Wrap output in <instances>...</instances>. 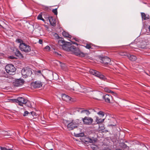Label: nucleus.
<instances>
[{
  "label": "nucleus",
  "mask_w": 150,
  "mask_h": 150,
  "mask_svg": "<svg viewBox=\"0 0 150 150\" xmlns=\"http://www.w3.org/2000/svg\"><path fill=\"white\" fill-rule=\"evenodd\" d=\"M14 52L16 55L17 57L20 58H22L23 57V56L22 54L19 51L18 49L15 48V49L14 50Z\"/></svg>",
  "instance_id": "nucleus-16"
},
{
  "label": "nucleus",
  "mask_w": 150,
  "mask_h": 150,
  "mask_svg": "<svg viewBox=\"0 0 150 150\" xmlns=\"http://www.w3.org/2000/svg\"><path fill=\"white\" fill-rule=\"evenodd\" d=\"M84 135V133H81L76 134L75 136L76 137H83Z\"/></svg>",
  "instance_id": "nucleus-28"
},
{
  "label": "nucleus",
  "mask_w": 150,
  "mask_h": 150,
  "mask_svg": "<svg viewBox=\"0 0 150 150\" xmlns=\"http://www.w3.org/2000/svg\"><path fill=\"white\" fill-rule=\"evenodd\" d=\"M32 85L34 88H39L41 87L42 86V83L39 81H36L32 83Z\"/></svg>",
  "instance_id": "nucleus-14"
},
{
  "label": "nucleus",
  "mask_w": 150,
  "mask_h": 150,
  "mask_svg": "<svg viewBox=\"0 0 150 150\" xmlns=\"http://www.w3.org/2000/svg\"><path fill=\"white\" fill-rule=\"evenodd\" d=\"M102 94V93H99V94H100H100Z\"/></svg>",
  "instance_id": "nucleus-46"
},
{
  "label": "nucleus",
  "mask_w": 150,
  "mask_h": 150,
  "mask_svg": "<svg viewBox=\"0 0 150 150\" xmlns=\"http://www.w3.org/2000/svg\"><path fill=\"white\" fill-rule=\"evenodd\" d=\"M9 58L11 59H13L14 58V57L13 56H10L9 57Z\"/></svg>",
  "instance_id": "nucleus-39"
},
{
  "label": "nucleus",
  "mask_w": 150,
  "mask_h": 150,
  "mask_svg": "<svg viewBox=\"0 0 150 150\" xmlns=\"http://www.w3.org/2000/svg\"><path fill=\"white\" fill-rule=\"evenodd\" d=\"M81 122V120L79 119H76L75 120H72V121L69 123L67 125L68 129L71 130L74 129L76 128L78 125Z\"/></svg>",
  "instance_id": "nucleus-3"
},
{
  "label": "nucleus",
  "mask_w": 150,
  "mask_h": 150,
  "mask_svg": "<svg viewBox=\"0 0 150 150\" xmlns=\"http://www.w3.org/2000/svg\"><path fill=\"white\" fill-rule=\"evenodd\" d=\"M16 102L18 103L20 105L23 106V104H25L26 102V100L23 98L18 97Z\"/></svg>",
  "instance_id": "nucleus-9"
},
{
  "label": "nucleus",
  "mask_w": 150,
  "mask_h": 150,
  "mask_svg": "<svg viewBox=\"0 0 150 150\" xmlns=\"http://www.w3.org/2000/svg\"><path fill=\"white\" fill-rule=\"evenodd\" d=\"M37 19L39 20H42L43 21H45V20L42 18V15L41 14H40L38 15L37 17Z\"/></svg>",
  "instance_id": "nucleus-27"
},
{
  "label": "nucleus",
  "mask_w": 150,
  "mask_h": 150,
  "mask_svg": "<svg viewBox=\"0 0 150 150\" xmlns=\"http://www.w3.org/2000/svg\"><path fill=\"white\" fill-rule=\"evenodd\" d=\"M90 74L98 77L100 79L106 81L107 78L103 75L101 74L100 72L93 69H90L89 71Z\"/></svg>",
  "instance_id": "nucleus-5"
},
{
  "label": "nucleus",
  "mask_w": 150,
  "mask_h": 150,
  "mask_svg": "<svg viewBox=\"0 0 150 150\" xmlns=\"http://www.w3.org/2000/svg\"><path fill=\"white\" fill-rule=\"evenodd\" d=\"M102 61L103 63L105 65L110 64H111L110 63L111 60L110 59L107 57H104L102 58Z\"/></svg>",
  "instance_id": "nucleus-13"
},
{
  "label": "nucleus",
  "mask_w": 150,
  "mask_h": 150,
  "mask_svg": "<svg viewBox=\"0 0 150 150\" xmlns=\"http://www.w3.org/2000/svg\"><path fill=\"white\" fill-rule=\"evenodd\" d=\"M52 12L54 13V14L57 15V8L53 9Z\"/></svg>",
  "instance_id": "nucleus-30"
},
{
  "label": "nucleus",
  "mask_w": 150,
  "mask_h": 150,
  "mask_svg": "<svg viewBox=\"0 0 150 150\" xmlns=\"http://www.w3.org/2000/svg\"><path fill=\"white\" fill-rule=\"evenodd\" d=\"M104 127H102V129H104Z\"/></svg>",
  "instance_id": "nucleus-47"
},
{
  "label": "nucleus",
  "mask_w": 150,
  "mask_h": 150,
  "mask_svg": "<svg viewBox=\"0 0 150 150\" xmlns=\"http://www.w3.org/2000/svg\"><path fill=\"white\" fill-rule=\"evenodd\" d=\"M71 45L70 42H66L65 44L62 46L63 49L68 52H70L75 55L81 57H84L87 54L81 52L79 48L74 46H69Z\"/></svg>",
  "instance_id": "nucleus-1"
},
{
  "label": "nucleus",
  "mask_w": 150,
  "mask_h": 150,
  "mask_svg": "<svg viewBox=\"0 0 150 150\" xmlns=\"http://www.w3.org/2000/svg\"><path fill=\"white\" fill-rule=\"evenodd\" d=\"M104 90L106 92H108V93H114V92L110 90L108 88V87H105L104 88Z\"/></svg>",
  "instance_id": "nucleus-24"
},
{
  "label": "nucleus",
  "mask_w": 150,
  "mask_h": 150,
  "mask_svg": "<svg viewBox=\"0 0 150 150\" xmlns=\"http://www.w3.org/2000/svg\"><path fill=\"white\" fill-rule=\"evenodd\" d=\"M5 69L6 72L11 75H14L15 74L16 68L14 66L11 64L7 65L5 68Z\"/></svg>",
  "instance_id": "nucleus-4"
},
{
  "label": "nucleus",
  "mask_w": 150,
  "mask_h": 150,
  "mask_svg": "<svg viewBox=\"0 0 150 150\" xmlns=\"http://www.w3.org/2000/svg\"><path fill=\"white\" fill-rule=\"evenodd\" d=\"M97 114L99 115H100V118L99 117L97 116H96L95 117L96 118V122L97 123L103 122L104 120L105 119L102 118L101 117L103 118L104 116V112L102 111H100L97 113Z\"/></svg>",
  "instance_id": "nucleus-7"
},
{
  "label": "nucleus",
  "mask_w": 150,
  "mask_h": 150,
  "mask_svg": "<svg viewBox=\"0 0 150 150\" xmlns=\"http://www.w3.org/2000/svg\"><path fill=\"white\" fill-rule=\"evenodd\" d=\"M29 114H30V113H29L28 111H25L24 112V113L23 114V116H25L27 115H29Z\"/></svg>",
  "instance_id": "nucleus-33"
},
{
  "label": "nucleus",
  "mask_w": 150,
  "mask_h": 150,
  "mask_svg": "<svg viewBox=\"0 0 150 150\" xmlns=\"http://www.w3.org/2000/svg\"><path fill=\"white\" fill-rule=\"evenodd\" d=\"M110 150V149L108 148H107V149H106V150Z\"/></svg>",
  "instance_id": "nucleus-43"
},
{
  "label": "nucleus",
  "mask_w": 150,
  "mask_h": 150,
  "mask_svg": "<svg viewBox=\"0 0 150 150\" xmlns=\"http://www.w3.org/2000/svg\"><path fill=\"white\" fill-rule=\"evenodd\" d=\"M39 43L40 44H42V40H39Z\"/></svg>",
  "instance_id": "nucleus-35"
},
{
  "label": "nucleus",
  "mask_w": 150,
  "mask_h": 150,
  "mask_svg": "<svg viewBox=\"0 0 150 150\" xmlns=\"http://www.w3.org/2000/svg\"><path fill=\"white\" fill-rule=\"evenodd\" d=\"M62 34L64 37L68 38H71V35H69L68 33L67 32L65 31H63L62 32Z\"/></svg>",
  "instance_id": "nucleus-20"
},
{
  "label": "nucleus",
  "mask_w": 150,
  "mask_h": 150,
  "mask_svg": "<svg viewBox=\"0 0 150 150\" xmlns=\"http://www.w3.org/2000/svg\"><path fill=\"white\" fill-rule=\"evenodd\" d=\"M24 83V81L23 79H19L15 80L13 82V84L14 86L18 87L22 85Z\"/></svg>",
  "instance_id": "nucleus-10"
},
{
  "label": "nucleus",
  "mask_w": 150,
  "mask_h": 150,
  "mask_svg": "<svg viewBox=\"0 0 150 150\" xmlns=\"http://www.w3.org/2000/svg\"><path fill=\"white\" fill-rule=\"evenodd\" d=\"M48 19L50 24L53 26L56 25V21L52 17H49Z\"/></svg>",
  "instance_id": "nucleus-15"
},
{
  "label": "nucleus",
  "mask_w": 150,
  "mask_h": 150,
  "mask_svg": "<svg viewBox=\"0 0 150 150\" xmlns=\"http://www.w3.org/2000/svg\"><path fill=\"white\" fill-rule=\"evenodd\" d=\"M21 74L23 78H26L31 76L32 74L31 69L28 67L23 68L21 71Z\"/></svg>",
  "instance_id": "nucleus-6"
},
{
  "label": "nucleus",
  "mask_w": 150,
  "mask_h": 150,
  "mask_svg": "<svg viewBox=\"0 0 150 150\" xmlns=\"http://www.w3.org/2000/svg\"><path fill=\"white\" fill-rule=\"evenodd\" d=\"M127 57L130 60L132 61H136L137 59V57L136 56L131 55L129 54H128V55H127Z\"/></svg>",
  "instance_id": "nucleus-18"
},
{
  "label": "nucleus",
  "mask_w": 150,
  "mask_h": 150,
  "mask_svg": "<svg viewBox=\"0 0 150 150\" xmlns=\"http://www.w3.org/2000/svg\"><path fill=\"white\" fill-rule=\"evenodd\" d=\"M103 97L105 102L108 103H111L112 101V97L111 95L106 94Z\"/></svg>",
  "instance_id": "nucleus-11"
},
{
  "label": "nucleus",
  "mask_w": 150,
  "mask_h": 150,
  "mask_svg": "<svg viewBox=\"0 0 150 150\" xmlns=\"http://www.w3.org/2000/svg\"><path fill=\"white\" fill-rule=\"evenodd\" d=\"M45 48L46 50L47 51H49L50 50V48L49 46H47L45 47Z\"/></svg>",
  "instance_id": "nucleus-31"
},
{
  "label": "nucleus",
  "mask_w": 150,
  "mask_h": 150,
  "mask_svg": "<svg viewBox=\"0 0 150 150\" xmlns=\"http://www.w3.org/2000/svg\"><path fill=\"white\" fill-rule=\"evenodd\" d=\"M96 99H97V100H100V99H99V98H96Z\"/></svg>",
  "instance_id": "nucleus-48"
},
{
  "label": "nucleus",
  "mask_w": 150,
  "mask_h": 150,
  "mask_svg": "<svg viewBox=\"0 0 150 150\" xmlns=\"http://www.w3.org/2000/svg\"><path fill=\"white\" fill-rule=\"evenodd\" d=\"M1 150H7V149L6 148L4 147H1Z\"/></svg>",
  "instance_id": "nucleus-36"
},
{
  "label": "nucleus",
  "mask_w": 150,
  "mask_h": 150,
  "mask_svg": "<svg viewBox=\"0 0 150 150\" xmlns=\"http://www.w3.org/2000/svg\"><path fill=\"white\" fill-rule=\"evenodd\" d=\"M81 113H82L85 114L87 115H88L90 114L91 112L89 110H84L81 111Z\"/></svg>",
  "instance_id": "nucleus-21"
},
{
  "label": "nucleus",
  "mask_w": 150,
  "mask_h": 150,
  "mask_svg": "<svg viewBox=\"0 0 150 150\" xmlns=\"http://www.w3.org/2000/svg\"><path fill=\"white\" fill-rule=\"evenodd\" d=\"M83 123L86 125H90L91 124L93 121V119L90 117H85L83 118H82Z\"/></svg>",
  "instance_id": "nucleus-8"
},
{
  "label": "nucleus",
  "mask_w": 150,
  "mask_h": 150,
  "mask_svg": "<svg viewBox=\"0 0 150 150\" xmlns=\"http://www.w3.org/2000/svg\"><path fill=\"white\" fill-rule=\"evenodd\" d=\"M38 73H41V71H40L39 70V71H38Z\"/></svg>",
  "instance_id": "nucleus-41"
},
{
  "label": "nucleus",
  "mask_w": 150,
  "mask_h": 150,
  "mask_svg": "<svg viewBox=\"0 0 150 150\" xmlns=\"http://www.w3.org/2000/svg\"><path fill=\"white\" fill-rule=\"evenodd\" d=\"M26 105L28 106V107H31L32 106L30 102L29 101H28V100H26V102L25 103Z\"/></svg>",
  "instance_id": "nucleus-26"
},
{
  "label": "nucleus",
  "mask_w": 150,
  "mask_h": 150,
  "mask_svg": "<svg viewBox=\"0 0 150 150\" xmlns=\"http://www.w3.org/2000/svg\"><path fill=\"white\" fill-rule=\"evenodd\" d=\"M7 150H13L12 149H7Z\"/></svg>",
  "instance_id": "nucleus-44"
},
{
  "label": "nucleus",
  "mask_w": 150,
  "mask_h": 150,
  "mask_svg": "<svg viewBox=\"0 0 150 150\" xmlns=\"http://www.w3.org/2000/svg\"><path fill=\"white\" fill-rule=\"evenodd\" d=\"M81 87L79 84H78L76 85L74 87V88L73 89L74 91H78L79 90V88Z\"/></svg>",
  "instance_id": "nucleus-23"
},
{
  "label": "nucleus",
  "mask_w": 150,
  "mask_h": 150,
  "mask_svg": "<svg viewBox=\"0 0 150 150\" xmlns=\"http://www.w3.org/2000/svg\"><path fill=\"white\" fill-rule=\"evenodd\" d=\"M54 35H55L56 37H58L57 38H59V37L58 36V35L56 33H55Z\"/></svg>",
  "instance_id": "nucleus-37"
},
{
  "label": "nucleus",
  "mask_w": 150,
  "mask_h": 150,
  "mask_svg": "<svg viewBox=\"0 0 150 150\" xmlns=\"http://www.w3.org/2000/svg\"><path fill=\"white\" fill-rule=\"evenodd\" d=\"M35 115V113L34 112H33V111L31 112H30V113L29 114V115L30 116H31V115H32L33 116L34 115Z\"/></svg>",
  "instance_id": "nucleus-32"
},
{
  "label": "nucleus",
  "mask_w": 150,
  "mask_h": 150,
  "mask_svg": "<svg viewBox=\"0 0 150 150\" xmlns=\"http://www.w3.org/2000/svg\"><path fill=\"white\" fill-rule=\"evenodd\" d=\"M116 150H121V149H117Z\"/></svg>",
  "instance_id": "nucleus-49"
},
{
  "label": "nucleus",
  "mask_w": 150,
  "mask_h": 150,
  "mask_svg": "<svg viewBox=\"0 0 150 150\" xmlns=\"http://www.w3.org/2000/svg\"><path fill=\"white\" fill-rule=\"evenodd\" d=\"M94 47H96V49H97V48L98 47V46H96L95 45H94Z\"/></svg>",
  "instance_id": "nucleus-40"
},
{
  "label": "nucleus",
  "mask_w": 150,
  "mask_h": 150,
  "mask_svg": "<svg viewBox=\"0 0 150 150\" xmlns=\"http://www.w3.org/2000/svg\"><path fill=\"white\" fill-rule=\"evenodd\" d=\"M66 42V41H65L64 40H59L58 41V43L59 45L62 47V46L65 44Z\"/></svg>",
  "instance_id": "nucleus-22"
},
{
  "label": "nucleus",
  "mask_w": 150,
  "mask_h": 150,
  "mask_svg": "<svg viewBox=\"0 0 150 150\" xmlns=\"http://www.w3.org/2000/svg\"><path fill=\"white\" fill-rule=\"evenodd\" d=\"M120 55L121 56H127V55H128V54H127L126 52H121L120 53Z\"/></svg>",
  "instance_id": "nucleus-29"
},
{
  "label": "nucleus",
  "mask_w": 150,
  "mask_h": 150,
  "mask_svg": "<svg viewBox=\"0 0 150 150\" xmlns=\"http://www.w3.org/2000/svg\"><path fill=\"white\" fill-rule=\"evenodd\" d=\"M16 41L18 43H20L19 48L21 51L25 52H29L30 51L31 47L30 46L24 43L23 41L21 39H17Z\"/></svg>",
  "instance_id": "nucleus-2"
},
{
  "label": "nucleus",
  "mask_w": 150,
  "mask_h": 150,
  "mask_svg": "<svg viewBox=\"0 0 150 150\" xmlns=\"http://www.w3.org/2000/svg\"><path fill=\"white\" fill-rule=\"evenodd\" d=\"M50 150H53L52 149H50Z\"/></svg>",
  "instance_id": "nucleus-50"
},
{
  "label": "nucleus",
  "mask_w": 150,
  "mask_h": 150,
  "mask_svg": "<svg viewBox=\"0 0 150 150\" xmlns=\"http://www.w3.org/2000/svg\"><path fill=\"white\" fill-rule=\"evenodd\" d=\"M141 14L142 19L144 20H147L149 18V15L146 14L144 13H141Z\"/></svg>",
  "instance_id": "nucleus-19"
},
{
  "label": "nucleus",
  "mask_w": 150,
  "mask_h": 150,
  "mask_svg": "<svg viewBox=\"0 0 150 150\" xmlns=\"http://www.w3.org/2000/svg\"><path fill=\"white\" fill-rule=\"evenodd\" d=\"M97 140V139L96 138H93L92 139L89 138H87L84 141L86 142H89L92 143H94Z\"/></svg>",
  "instance_id": "nucleus-17"
},
{
  "label": "nucleus",
  "mask_w": 150,
  "mask_h": 150,
  "mask_svg": "<svg viewBox=\"0 0 150 150\" xmlns=\"http://www.w3.org/2000/svg\"><path fill=\"white\" fill-rule=\"evenodd\" d=\"M62 98L63 100L67 102H70L73 101V99L72 98L65 94H62Z\"/></svg>",
  "instance_id": "nucleus-12"
},
{
  "label": "nucleus",
  "mask_w": 150,
  "mask_h": 150,
  "mask_svg": "<svg viewBox=\"0 0 150 150\" xmlns=\"http://www.w3.org/2000/svg\"><path fill=\"white\" fill-rule=\"evenodd\" d=\"M149 31H150V26H149Z\"/></svg>",
  "instance_id": "nucleus-42"
},
{
  "label": "nucleus",
  "mask_w": 150,
  "mask_h": 150,
  "mask_svg": "<svg viewBox=\"0 0 150 150\" xmlns=\"http://www.w3.org/2000/svg\"><path fill=\"white\" fill-rule=\"evenodd\" d=\"M122 146L124 148H125L127 149H128L129 148V147L125 144L123 143L122 145Z\"/></svg>",
  "instance_id": "nucleus-34"
},
{
  "label": "nucleus",
  "mask_w": 150,
  "mask_h": 150,
  "mask_svg": "<svg viewBox=\"0 0 150 150\" xmlns=\"http://www.w3.org/2000/svg\"><path fill=\"white\" fill-rule=\"evenodd\" d=\"M54 53H55L56 54L57 53V54H59L57 53L56 52H54Z\"/></svg>",
  "instance_id": "nucleus-45"
},
{
  "label": "nucleus",
  "mask_w": 150,
  "mask_h": 150,
  "mask_svg": "<svg viewBox=\"0 0 150 150\" xmlns=\"http://www.w3.org/2000/svg\"><path fill=\"white\" fill-rule=\"evenodd\" d=\"M93 45L91 44H86V45L84 46L86 48L88 49H92L93 48Z\"/></svg>",
  "instance_id": "nucleus-25"
},
{
  "label": "nucleus",
  "mask_w": 150,
  "mask_h": 150,
  "mask_svg": "<svg viewBox=\"0 0 150 150\" xmlns=\"http://www.w3.org/2000/svg\"><path fill=\"white\" fill-rule=\"evenodd\" d=\"M71 42H72V44H76V45H78V44L77 43H76V42H73V41H71Z\"/></svg>",
  "instance_id": "nucleus-38"
}]
</instances>
